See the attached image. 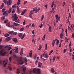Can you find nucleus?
I'll use <instances>...</instances> for the list:
<instances>
[{
  "label": "nucleus",
  "instance_id": "obj_36",
  "mask_svg": "<svg viewBox=\"0 0 74 74\" xmlns=\"http://www.w3.org/2000/svg\"><path fill=\"white\" fill-rule=\"evenodd\" d=\"M8 22V20H5L4 21V23H7Z\"/></svg>",
  "mask_w": 74,
  "mask_h": 74
},
{
  "label": "nucleus",
  "instance_id": "obj_32",
  "mask_svg": "<svg viewBox=\"0 0 74 74\" xmlns=\"http://www.w3.org/2000/svg\"><path fill=\"white\" fill-rule=\"evenodd\" d=\"M5 37H8L9 36V34H6L4 35Z\"/></svg>",
  "mask_w": 74,
  "mask_h": 74
},
{
  "label": "nucleus",
  "instance_id": "obj_3",
  "mask_svg": "<svg viewBox=\"0 0 74 74\" xmlns=\"http://www.w3.org/2000/svg\"><path fill=\"white\" fill-rule=\"evenodd\" d=\"M37 9V8L36 7L33 8V11H35V13H37V12H38L40 11V8H38Z\"/></svg>",
  "mask_w": 74,
  "mask_h": 74
},
{
  "label": "nucleus",
  "instance_id": "obj_63",
  "mask_svg": "<svg viewBox=\"0 0 74 74\" xmlns=\"http://www.w3.org/2000/svg\"><path fill=\"white\" fill-rule=\"evenodd\" d=\"M72 7H73V8H74V3H73Z\"/></svg>",
  "mask_w": 74,
  "mask_h": 74
},
{
  "label": "nucleus",
  "instance_id": "obj_59",
  "mask_svg": "<svg viewBox=\"0 0 74 74\" xmlns=\"http://www.w3.org/2000/svg\"><path fill=\"white\" fill-rule=\"evenodd\" d=\"M12 50H11L10 51V55H11V54L12 53Z\"/></svg>",
  "mask_w": 74,
  "mask_h": 74
},
{
  "label": "nucleus",
  "instance_id": "obj_35",
  "mask_svg": "<svg viewBox=\"0 0 74 74\" xmlns=\"http://www.w3.org/2000/svg\"><path fill=\"white\" fill-rule=\"evenodd\" d=\"M3 2L5 3V4H7V1L6 0H4Z\"/></svg>",
  "mask_w": 74,
  "mask_h": 74
},
{
  "label": "nucleus",
  "instance_id": "obj_26",
  "mask_svg": "<svg viewBox=\"0 0 74 74\" xmlns=\"http://www.w3.org/2000/svg\"><path fill=\"white\" fill-rule=\"evenodd\" d=\"M37 71V69L34 68L33 70V72L34 73H36V72Z\"/></svg>",
  "mask_w": 74,
  "mask_h": 74
},
{
  "label": "nucleus",
  "instance_id": "obj_62",
  "mask_svg": "<svg viewBox=\"0 0 74 74\" xmlns=\"http://www.w3.org/2000/svg\"><path fill=\"white\" fill-rule=\"evenodd\" d=\"M72 56L73 57L72 58V59L73 60H74V55L73 54H72Z\"/></svg>",
  "mask_w": 74,
  "mask_h": 74
},
{
  "label": "nucleus",
  "instance_id": "obj_55",
  "mask_svg": "<svg viewBox=\"0 0 74 74\" xmlns=\"http://www.w3.org/2000/svg\"><path fill=\"white\" fill-rule=\"evenodd\" d=\"M43 25L42 23H41V25L39 26L40 28H41L42 27Z\"/></svg>",
  "mask_w": 74,
  "mask_h": 74
},
{
  "label": "nucleus",
  "instance_id": "obj_15",
  "mask_svg": "<svg viewBox=\"0 0 74 74\" xmlns=\"http://www.w3.org/2000/svg\"><path fill=\"white\" fill-rule=\"evenodd\" d=\"M60 38L61 39L63 37V33H61L60 35Z\"/></svg>",
  "mask_w": 74,
  "mask_h": 74
},
{
  "label": "nucleus",
  "instance_id": "obj_11",
  "mask_svg": "<svg viewBox=\"0 0 74 74\" xmlns=\"http://www.w3.org/2000/svg\"><path fill=\"white\" fill-rule=\"evenodd\" d=\"M5 14V16L7 17V16H8V13H7V11H5L3 13V15H4Z\"/></svg>",
  "mask_w": 74,
  "mask_h": 74
},
{
  "label": "nucleus",
  "instance_id": "obj_53",
  "mask_svg": "<svg viewBox=\"0 0 74 74\" xmlns=\"http://www.w3.org/2000/svg\"><path fill=\"white\" fill-rule=\"evenodd\" d=\"M69 41V40H68V39L67 38H66L65 39V42H67Z\"/></svg>",
  "mask_w": 74,
  "mask_h": 74
},
{
  "label": "nucleus",
  "instance_id": "obj_10",
  "mask_svg": "<svg viewBox=\"0 0 74 74\" xmlns=\"http://www.w3.org/2000/svg\"><path fill=\"white\" fill-rule=\"evenodd\" d=\"M14 26H18L19 25V24L18 23H16L15 22L13 23Z\"/></svg>",
  "mask_w": 74,
  "mask_h": 74
},
{
  "label": "nucleus",
  "instance_id": "obj_17",
  "mask_svg": "<svg viewBox=\"0 0 74 74\" xmlns=\"http://www.w3.org/2000/svg\"><path fill=\"white\" fill-rule=\"evenodd\" d=\"M22 36H23V34L22 33H19L18 34V37L21 38L22 37Z\"/></svg>",
  "mask_w": 74,
  "mask_h": 74
},
{
  "label": "nucleus",
  "instance_id": "obj_13",
  "mask_svg": "<svg viewBox=\"0 0 74 74\" xmlns=\"http://www.w3.org/2000/svg\"><path fill=\"white\" fill-rule=\"evenodd\" d=\"M26 11V9L24 10L22 12L21 14V15H23L24 14H25Z\"/></svg>",
  "mask_w": 74,
  "mask_h": 74
},
{
  "label": "nucleus",
  "instance_id": "obj_27",
  "mask_svg": "<svg viewBox=\"0 0 74 74\" xmlns=\"http://www.w3.org/2000/svg\"><path fill=\"white\" fill-rule=\"evenodd\" d=\"M52 45H53V47H54V46H55V40H53V41Z\"/></svg>",
  "mask_w": 74,
  "mask_h": 74
},
{
  "label": "nucleus",
  "instance_id": "obj_57",
  "mask_svg": "<svg viewBox=\"0 0 74 74\" xmlns=\"http://www.w3.org/2000/svg\"><path fill=\"white\" fill-rule=\"evenodd\" d=\"M36 58H37V55H35L34 56V59L35 60H36Z\"/></svg>",
  "mask_w": 74,
  "mask_h": 74
},
{
  "label": "nucleus",
  "instance_id": "obj_56",
  "mask_svg": "<svg viewBox=\"0 0 74 74\" xmlns=\"http://www.w3.org/2000/svg\"><path fill=\"white\" fill-rule=\"evenodd\" d=\"M13 56H14V58H16V55H15V54H14Z\"/></svg>",
  "mask_w": 74,
  "mask_h": 74
},
{
  "label": "nucleus",
  "instance_id": "obj_42",
  "mask_svg": "<svg viewBox=\"0 0 74 74\" xmlns=\"http://www.w3.org/2000/svg\"><path fill=\"white\" fill-rule=\"evenodd\" d=\"M41 45H40V47L38 48V50H40V49H41Z\"/></svg>",
  "mask_w": 74,
  "mask_h": 74
},
{
  "label": "nucleus",
  "instance_id": "obj_29",
  "mask_svg": "<svg viewBox=\"0 0 74 74\" xmlns=\"http://www.w3.org/2000/svg\"><path fill=\"white\" fill-rule=\"evenodd\" d=\"M20 73V69H17V74H19Z\"/></svg>",
  "mask_w": 74,
  "mask_h": 74
},
{
  "label": "nucleus",
  "instance_id": "obj_45",
  "mask_svg": "<svg viewBox=\"0 0 74 74\" xmlns=\"http://www.w3.org/2000/svg\"><path fill=\"white\" fill-rule=\"evenodd\" d=\"M23 71H26V67H24L23 68Z\"/></svg>",
  "mask_w": 74,
  "mask_h": 74
},
{
  "label": "nucleus",
  "instance_id": "obj_24",
  "mask_svg": "<svg viewBox=\"0 0 74 74\" xmlns=\"http://www.w3.org/2000/svg\"><path fill=\"white\" fill-rule=\"evenodd\" d=\"M8 69H9V70L10 71H11L12 70V67H11L8 66Z\"/></svg>",
  "mask_w": 74,
  "mask_h": 74
},
{
  "label": "nucleus",
  "instance_id": "obj_46",
  "mask_svg": "<svg viewBox=\"0 0 74 74\" xmlns=\"http://www.w3.org/2000/svg\"><path fill=\"white\" fill-rule=\"evenodd\" d=\"M45 46L46 47L45 48L46 49V50H47V44H46L45 45Z\"/></svg>",
  "mask_w": 74,
  "mask_h": 74
},
{
  "label": "nucleus",
  "instance_id": "obj_30",
  "mask_svg": "<svg viewBox=\"0 0 74 74\" xmlns=\"http://www.w3.org/2000/svg\"><path fill=\"white\" fill-rule=\"evenodd\" d=\"M53 62H54L55 61V58H56V56H54L53 57Z\"/></svg>",
  "mask_w": 74,
  "mask_h": 74
},
{
  "label": "nucleus",
  "instance_id": "obj_60",
  "mask_svg": "<svg viewBox=\"0 0 74 74\" xmlns=\"http://www.w3.org/2000/svg\"><path fill=\"white\" fill-rule=\"evenodd\" d=\"M69 47H71V42H70V43L69 44Z\"/></svg>",
  "mask_w": 74,
  "mask_h": 74
},
{
  "label": "nucleus",
  "instance_id": "obj_37",
  "mask_svg": "<svg viewBox=\"0 0 74 74\" xmlns=\"http://www.w3.org/2000/svg\"><path fill=\"white\" fill-rule=\"evenodd\" d=\"M66 34V37H67V29H66L65 31Z\"/></svg>",
  "mask_w": 74,
  "mask_h": 74
},
{
  "label": "nucleus",
  "instance_id": "obj_54",
  "mask_svg": "<svg viewBox=\"0 0 74 74\" xmlns=\"http://www.w3.org/2000/svg\"><path fill=\"white\" fill-rule=\"evenodd\" d=\"M66 21H67L66 23H68V22H69V23H70V21H69V19H67Z\"/></svg>",
  "mask_w": 74,
  "mask_h": 74
},
{
  "label": "nucleus",
  "instance_id": "obj_18",
  "mask_svg": "<svg viewBox=\"0 0 74 74\" xmlns=\"http://www.w3.org/2000/svg\"><path fill=\"white\" fill-rule=\"evenodd\" d=\"M18 34V32H13V33L12 34V35L15 36L16 35V34Z\"/></svg>",
  "mask_w": 74,
  "mask_h": 74
},
{
  "label": "nucleus",
  "instance_id": "obj_8",
  "mask_svg": "<svg viewBox=\"0 0 74 74\" xmlns=\"http://www.w3.org/2000/svg\"><path fill=\"white\" fill-rule=\"evenodd\" d=\"M12 40L15 42H18L17 39L16 38H13Z\"/></svg>",
  "mask_w": 74,
  "mask_h": 74
},
{
  "label": "nucleus",
  "instance_id": "obj_22",
  "mask_svg": "<svg viewBox=\"0 0 74 74\" xmlns=\"http://www.w3.org/2000/svg\"><path fill=\"white\" fill-rule=\"evenodd\" d=\"M11 9H12V8L10 7L9 10L8 11V13L9 14H10V12H11Z\"/></svg>",
  "mask_w": 74,
  "mask_h": 74
},
{
  "label": "nucleus",
  "instance_id": "obj_43",
  "mask_svg": "<svg viewBox=\"0 0 74 74\" xmlns=\"http://www.w3.org/2000/svg\"><path fill=\"white\" fill-rule=\"evenodd\" d=\"M16 7L17 11H20V9H19V8L18 6H17Z\"/></svg>",
  "mask_w": 74,
  "mask_h": 74
},
{
  "label": "nucleus",
  "instance_id": "obj_40",
  "mask_svg": "<svg viewBox=\"0 0 74 74\" xmlns=\"http://www.w3.org/2000/svg\"><path fill=\"white\" fill-rule=\"evenodd\" d=\"M25 22H26V21L25 20H24L23 23V25H26V23Z\"/></svg>",
  "mask_w": 74,
  "mask_h": 74
},
{
  "label": "nucleus",
  "instance_id": "obj_50",
  "mask_svg": "<svg viewBox=\"0 0 74 74\" xmlns=\"http://www.w3.org/2000/svg\"><path fill=\"white\" fill-rule=\"evenodd\" d=\"M15 13V9H13L12 11V14H14Z\"/></svg>",
  "mask_w": 74,
  "mask_h": 74
},
{
  "label": "nucleus",
  "instance_id": "obj_34",
  "mask_svg": "<svg viewBox=\"0 0 74 74\" xmlns=\"http://www.w3.org/2000/svg\"><path fill=\"white\" fill-rule=\"evenodd\" d=\"M24 28L23 27L21 28L20 30V32H22V31H23V30Z\"/></svg>",
  "mask_w": 74,
  "mask_h": 74
},
{
  "label": "nucleus",
  "instance_id": "obj_44",
  "mask_svg": "<svg viewBox=\"0 0 74 74\" xmlns=\"http://www.w3.org/2000/svg\"><path fill=\"white\" fill-rule=\"evenodd\" d=\"M37 72L38 73H40V69H37Z\"/></svg>",
  "mask_w": 74,
  "mask_h": 74
},
{
  "label": "nucleus",
  "instance_id": "obj_23",
  "mask_svg": "<svg viewBox=\"0 0 74 74\" xmlns=\"http://www.w3.org/2000/svg\"><path fill=\"white\" fill-rule=\"evenodd\" d=\"M25 33H24L23 34V36L21 38V40H23V39L24 37H25Z\"/></svg>",
  "mask_w": 74,
  "mask_h": 74
},
{
  "label": "nucleus",
  "instance_id": "obj_25",
  "mask_svg": "<svg viewBox=\"0 0 74 74\" xmlns=\"http://www.w3.org/2000/svg\"><path fill=\"white\" fill-rule=\"evenodd\" d=\"M20 3H21V0H18V2H17V5H19V4H20Z\"/></svg>",
  "mask_w": 74,
  "mask_h": 74
},
{
  "label": "nucleus",
  "instance_id": "obj_58",
  "mask_svg": "<svg viewBox=\"0 0 74 74\" xmlns=\"http://www.w3.org/2000/svg\"><path fill=\"white\" fill-rule=\"evenodd\" d=\"M38 63V61H37V60H36L35 62V64H36V65H37V64Z\"/></svg>",
  "mask_w": 74,
  "mask_h": 74
},
{
  "label": "nucleus",
  "instance_id": "obj_1",
  "mask_svg": "<svg viewBox=\"0 0 74 74\" xmlns=\"http://www.w3.org/2000/svg\"><path fill=\"white\" fill-rule=\"evenodd\" d=\"M12 18H14L12 19V21L14 22L15 21H16L18 18V17H17L16 14V13H15L14 14V16H13L12 17Z\"/></svg>",
  "mask_w": 74,
  "mask_h": 74
},
{
  "label": "nucleus",
  "instance_id": "obj_21",
  "mask_svg": "<svg viewBox=\"0 0 74 74\" xmlns=\"http://www.w3.org/2000/svg\"><path fill=\"white\" fill-rule=\"evenodd\" d=\"M51 71L52 73H55V70H54V69L53 68H52L51 69Z\"/></svg>",
  "mask_w": 74,
  "mask_h": 74
},
{
  "label": "nucleus",
  "instance_id": "obj_19",
  "mask_svg": "<svg viewBox=\"0 0 74 74\" xmlns=\"http://www.w3.org/2000/svg\"><path fill=\"white\" fill-rule=\"evenodd\" d=\"M26 58H25V64H27V60L26 59Z\"/></svg>",
  "mask_w": 74,
  "mask_h": 74
},
{
  "label": "nucleus",
  "instance_id": "obj_38",
  "mask_svg": "<svg viewBox=\"0 0 74 74\" xmlns=\"http://www.w3.org/2000/svg\"><path fill=\"white\" fill-rule=\"evenodd\" d=\"M16 4H15L14 5L12 6V8H16Z\"/></svg>",
  "mask_w": 74,
  "mask_h": 74
},
{
  "label": "nucleus",
  "instance_id": "obj_12",
  "mask_svg": "<svg viewBox=\"0 0 74 74\" xmlns=\"http://www.w3.org/2000/svg\"><path fill=\"white\" fill-rule=\"evenodd\" d=\"M23 53V48H22L21 50L20 55H22Z\"/></svg>",
  "mask_w": 74,
  "mask_h": 74
},
{
  "label": "nucleus",
  "instance_id": "obj_48",
  "mask_svg": "<svg viewBox=\"0 0 74 74\" xmlns=\"http://www.w3.org/2000/svg\"><path fill=\"white\" fill-rule=\"evenodd\" d=\"M67 51V49H64L63 51V53H64Z\"/></svg>",
  "mask_w": 74,
  "mask_h": 74
},
{
  "label": "nucleus",
  "instance_id": "obj_20",
  "mask_svg": "<svg viewBox=\"0 0 74 74\" xmlns=\"http://www.w3.org/2000/svg\"><path fill=\"white\" fill-rule=\"evenodd\" d=\"M5 16H3L1 18V20L2 21H4V19H5Z\"/></svg>",
  "mask_w": 74,
  "mask_h": 74
},
{
  "label": "nucleus",
  "instance_id": "obj_6",
  "mask_svg": "<svg viewBox=\"0 0 74 74\" xmlns=\"http://www.w3.org/2000/svg\"><path fill=\"white\" fill-rule=\"evenodd\" d=\"M33 15V12L32 11V10H31L30 13H29V16L30 18H32V15Z\"/></svg>",
  "mask_w": 74,
  "mask_h": 74
},
{
  "label": "nucleus",
  "instance_id": "obj_33",
  "mask_svg": "<svg viewBox=\"0 0 74 74\" xmlns=\"http://www.w3.org/2000/svg\"><path fill=\"white\" fill-rule=\"evenodd\" d=\"M20 20L19 19H18L16 21H14V22H17V23H19V21H20Z\"/></svg>",
  "mask_w": 74,
  "mask_h": 74
},
{
  "label": "nucleus",
  "instance_id": "obj_64",
  "mask_svg": "<svg viewBox=\"0 0 74 74\" xmlns=\"http://www.w3.org/2000/svg\"><path fill=\"white\" fill-rule=\"evenodd\" d=\"M72 38H74V33H73L72 34Z\"/></svg>",
  "mask_w": 74,
  "mask_h": 74
},
{
  "label": "nucleus",
  "instance_id": "obj_49",
  "mask_svg": "<svg viewBox=\"0 0 74 74\" xmlns=\"http://www.w3.org/2000/svg\"><path fill=\"white\" fill-rule=\"evenodd\" d=\"M68 28L69 30V31H70V30H71V28L69 27V26H68Z\"/></svg>",
  "mask_w": 74,
  "mask_h": 74
},
{
  "label": "nucleus",
  "instance_id": "obj_41",
  "mask_svg": "<svg viewBox=\"0 0 74 74\" xmlns=\"http://www.w3.org/2000/svg\"><path fill=\"white\" fill-rule=\"evenodd\" d=\"M14 32V31H11V32H9V33L10 34H12Z\"/></svg>",
  "mask_w": 74,
  "mask_h": 74
},
{
  "label": "nucleus",
  "instance_id": "obj_31",
  "mask_svg": "<svg viewBox=\"0 0 74 74\" xmlns=\"http://www.w3.org/2000/svg\"><path fill=\"white\" fill-rule=\"evenodd\" d=\"M15 52L17 53H18V48L16 49Z\"/></svg>",
  "mask_w": 74,
  "mask_h": 74
},
{
  "label": "nucleus",
  "instance_id": "obj_16",
  "mask_svg": "<svg viewBox=\"0 0 74 74\" xmlns=\"http://www.w3.org/2000/svg\"><path fill=\"white\" fill-rule=\"evenodd\" d=\"M6 26H8V27H11V26H10V22L7 23L6 24Z\"/></svg>",
  "mask_w": 74,
  "mask_h": 74
},
{
  "label": "nucleus",
  "instance_id": "obj_7",
  "mask_svg": "<svg viewBox=\"0 0 74 74\" xmlns=\"http://www.w3.org/2000/svg\"><path fill=\"white\" fill-rule=\"evenodd\" d=\"M38 64L39 67H41V66H42V63L40 62H39L38 63Z\"/></svg>",
  "mask_w": 74,
  "mask_h": 74
},
{
  "label": "nucleus",
  "instance_id": "obj_2",
  "mask_svg": "<svg viewBox=\"0 0 74 74\" xmlns=\"http://www.w3.org/2000/svg\"><path fill=\"white\" fill-rule=\"evenodd\" d=\"M3 51H4V49H1L0 51V56H5V55L6 54L7 52L5 51L3 52Z\"/></svg>",
  "mask_w": 74,
  "mask_h": 74
},
{
  "label": "nucleus",
  "instance_id": "obj_14",
  "mask_svg": "<svg viewBox=\"0 0 74 74\" xmlns=\"http://www.w3.org/2000/svg\"><path fill=\"white\" fill-rule=\"evenodd\" d=\"M32 53H33V51H32V50H31L29 54V56L30 58H31L32 56Z\"/></svg>",
  "mask_w": 74,
  "mask_h": 74
},
{
  "label": "nucleus",
  "instance_id": "obj_5",
  "mask_svg": "<svg viewBox=\"0 0 74 74\" xmlns=\"http://www.w3.org/2000/svg\"><path fill=\"white\" fill-rule=\"evenodd\" d=\"M12 3V1L11 0H9L7 2V5L8 6L9 5H11V4Z\"/></svg>",
  "mask_w": 74,
  "mask_h": 74
},
{
  "label": "nucleus",
  "instance_id": "obj_51",
  "mask_svg": "<svg viewBox=\"0 0 74 74\" xmlns=\"http://www.w3.org/2000/svg\"><path fill=\"white\" fill-rule=\"evenodd\" d=\"M6 64H7V62H5L3 65V67H5V66L6 65Z\"/></svg>",
  "mask_w": 74,
  "mask_h": 74
},
{
  "label": "nucleus",
  "instance_id": "obj_4",
  "mask_svg": "<svg viewBox=\"0 0 74 74\" xmlns=\"http://www.w3.org/2000/svg\"><path fill=\"white\" fill-rule=\"evenodd\" d=\"M18 64H23L24 62L23 61V60L21 58L18 61Z\"/></svg>",
  "mask_w": 74,
  "mask_h": 74
},
{
  "label": "nucleus",
  "instance_id": "obj_28",
  "mask_svg": "<svg viewBox=\"0 0 74 74\" xmlns=\"http://www.w3.org/2000/svg\"><path fill=\"white\" fill-rule=\"evenodd\" d=\"M44 58H48V55H47V54L46 53L45 54Z\"/></svg>",
  "mask_w": 74,
  "mask_h": 74
},
{
  "label": "nucleus",
  "instance_id": "obj_61",
  "mask_svg": "<svg viewBox=\"0 0 74 74\" xmlns=\"http://www.w3.org/2000/svg\"><path fill=\"white\" fill-rule=\"evenodd\" d=\"M27 1H25L24 2V3L23 4L24 5H25V4H26V3H27Z\"/></svg>",
  "mask_w": 74,
  "mask_h": 74
},
{
  "label": "nucleus",
  "instance_id": "obj_39",
  "mask_svg": "<svg viewBox=\"0 0 74 74\" xmlns=\"http://www.w3.org/2000/svg\"><path fill=\"white\" fill-rule=\"evenodd\" d=\"M7 48H8L9 49H8V51H10V49H11L12 48L11 47H7Z\"/></svg>",
  "mask_w": 74,
  "mask_h": 74
},
{
  "label": "nucleus",
  "instance_id": "obj_52",
  "mask_svg": "<svg viewBox=\"0 0 74 74\" xmlns=\"http://www.w3.org/2000/svg\"><path fill=\"white\" fill-rule=\"evenodd\" d=\"M9 60L10 62H11V60H12V58H11V57H10L9 58Z\"/></svg>",
  "mask_w": 74,
  "mask_h": 74
},
{
  "label": "nucleus",
  "instance_id": "obj_9",
  "mask_svg": "<svg viewBox=\"0 0 74 74\" xmlns=\"http://www.w3.org/2000/svg\"><path fill=\"white\" fill-rule=\"evenodd\" d=\"M11 40V38L10 37H7L6 38L5 40L7 41H10V40Z\"/></svg>",
  "mask_w": 74,
  "mask_h": 74
},
{
  "label": "nucleus",
  "instance_id": "obj_47",
  "mask_svg": "<svg viewBox=\"0 0 74 74\" xmlns=\"http://www.w3.org/2000/svg\"><path fill=\"white\" fill-rule=\"evenodd\" d=\"M62 24H60V28H59V29L60 30V29H62Z\"/></svg>",
  "mask_w": 74,
  "mask_h": 74
}]
</instances>
